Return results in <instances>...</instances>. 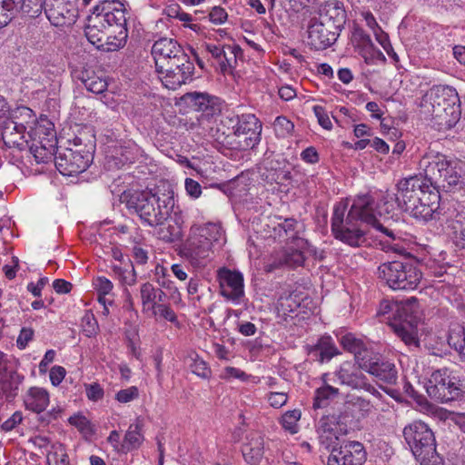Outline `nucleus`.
<instances>
[{
  "label": "nucleus",
  "instance_id": "1",
  "mask_svg": "<svg viewBox=\"0 0 465 465\" xmlns=\"http://www.w3.org/2000/svg\"><path fill=\"white\" fill-rule=\"evenodd\" d=\"M84 35L98 50L116 51L124 46L128 36L125 8L115 0H103L86 18Z\"/></svg>",
  "mask_w": 465,
  "mask_h": 465
},
{
  "label": "nucleus",
  "instance_id": "2",
  "mask_svg": "<svg viewBox=\"0 0 465 465\" xmlns=\"http://www.w3.org/2000/svg\"><path fill=\"white\" fill-rule=\"evenodd\" d=\"M397 191L402 201V211L414 219L423 223L442 220L440 192L425 179L417 176L402 179L397 183Z\"/></svg>",
  "mask_w": 465,
  "mask_h": 465
},
{
  "label": "nucleus",
  "instance_id": "3",
  "mask_svg": "<svg viewBox=\"0 0 465 465\" xmlns=\"http://www.w3.org/2000/svg\"><path fill=\"white\" fill-rule=\"evenodd\" d=\"M122 202L125 203L131 214H136L143 225L150 227H157L167 221L175 207L174 193L172 189L164 192L157 190L155 193H124Z\"/></svg>",
  "mask_w": 465,
  "mask_h": 465
},
{
  "label": "nucleus",
  "instance_id": "4",
  "mask_svg": "<svg viewBox=\"0 0 465 465\" xmlns=\"http://www.w3.org/2000/svg\"><path fill=\"white\" fill-rule=\"evenodd\" d=\"M370 204L368 197H356L346 218H344L347 204L342 202L337 203L333 208L331 217V232L335 239L351 247L363 245L367 241L366 233L361 229L358 223L359 221L366 223H374L373 215L363 211Z\"/></svg>",
  "mask_w": 465,
  "mask_h": 465
},
{
  "label": "nucleus",
  "instance_id": "5",
  "mask_svg": "<svg viewBox=\"0 0 465 465\" xmlns=\"http://www.w3.org/2000/svg\"><path fill=\"white\" fill-rule=\"evenodd\" d=\"M419 164L425 180L438 192L463 189L465 182L462 178V163L458 159L430 151L422 156Z\"/></svg>",
  "mask_w": 465,
  "mask_h": 465
},
{
  "label": "nucleus",
  "instance_id": "6",
  "mask_svg": "<svg viewBox=\"0 0 465 465\" xmlns=\"http://www.w3.org/2000/svg\"><path fill=\"white\" fill-rule=\"evenodd\" d=\"M420 113L439 128L450 129L460 116L458 93L447 85H435L426 92L420 103Z\"/></svg>",
  "mask_w": 465,
  "mask_h": 465
},
{
  "label": "nucleus",
  "instance_id": "7",
  "mask_svg": "<svg viewBox=\"0 0 465 465\" xmlns=\"http://www.w3.org/2000/svg\"><path fill=\"white\" fill-rule=\"evenodd\" d=\"M95 135L92 129L85 128L73 139V147L56 148L54 164L56 169L67 176L84 172L94 159Z\"/></svg>",
  "mask_w": 465,
  "mask_h": 465
},
{
  "label": "nucleus",
  "instance_id": "8",
  "mask_svg": "<svg viewBox=\"0 0 465 465\" xmlns=\"http://www.w3.org/2000/svg\"><path fill=\"white\" fill-rule=\"evenodd\" d=\"M345 24V10L338 3L325 5L319 15L308 25V45L315 50H325L333 45Z\"/></svg>",
  "mask_w": 465,
  "mask_h": 465
},
{
  "label": "nucleus",
  "instance_id": "9",
  "mask_svg": "<svg viewBox=\"0 0 465 465\" xmlns=\"http://www.w3.org/2000/svg\"><path fill=\"white\" fill-rule=\"evenodd\" d=\"M404 439L420 465H443L436 450L433 431L423 421L415 420L403 429Z\"/></svg>",
  "mask_w": 465,
  "mask_h": 465
},
{
  "label": "nucleus",
  "instance_id": "10",
  "mask_svg": "<svg viewBox=\"0 0 465 465\" xmlns=\"http://www.w3.org/2000/svg\"><path fill=\"white\" fill-rule=\"evenodd\" d=\"M378 276L392 290H414L421 279V272L416 262L402 257L381 263L378 267Z\"/></svg>",
  "mask_w": 465,
  "mask_h": 465
},
{
  "label": "nucleus",
  "instance_id": "11",
  "mask_svg": "<svg viewBox=\"0 0 465 465\" xmlns=\"http://www.w3.org/2000/svg\"><path fill=\"white\" fill-rule=\"evenodd\" d=\"M219 237L220 229L214 223L193 225L181 250L182 255L193 264L199 265L210 256L213 242L218 241Z\"/></svg>",
  "mask_w": 465,
  "mask_h": 465
},
{
  "label": "nucleus",
  "instance_id": "12",
  "mask_svg": "<svg viewBox=\"0 0 465 465\" xmlns=\"http://www.w3.org/2000/svg\"><path fill=\"white\" fill-rule=\"evenodd\" d=\"M426 391L430 399L448 403L456 401L465 392V381L456 376L453 371L441 368L431 373Z\"/></svg>",
  "mask_w": 465,
  "mask_h": 465
},
{
  "label": "nucleus",
  "instance_id": "13",
  "mask_svg": "<svg viewBox=\"0 0 465 465\" xmlns=\"http://www.w3.org/2000/svg\"><path fill=\"white\" fill-rule=\"evenodd\" d=\"M354 418L353 408L347 402L338 413L322 416L317 425L320 442L329 448L333 440H339V435L348 434Z\"/></svg>",
  "mask_w": 465,
  "mask_h": 465
},
{
  "label": "nucleus",
  "instance_id": "14",
  "mask_svg": "<svg viewBox=\"0 0 465 465\" xmlns=\"http://www.w3.org/2000/svg\"><path fill=\"white\" fill-rule=\"evenodd\" d=\"M416 299L408 300L404 304L396 305L393 321L391 327L395 334L409 346H419V339L417 334L418 318L413 312V304Z\"/></svg>",
  "mask_w": 465,
  "mask_h": 465
},
{
  "label": "nucleus",
  "instance_id": "15",
  "mask_svg": "<svg viewBox=\"0 0 465 465\" xmlns=\"http://www.w3.org/2000/svg\"><path fill=\"white\" fill-rule=\"evenodd\" d=\"M194 73V64L189 56L183 51L176 58L163 69L160 79L163 84L171 90H176L182 84H185L193 80Z\"/></svg>",
  "mask_w": 465,
  "mask_h": 465
},
{
  "label": "nucleus",
  "instance_id": "16",
  "mask_svg": "<svg viewBox=\"0 0 465 465\" xmlns=\"http://www.w3.org/2000/svg\"><path fill=\"white\" fill-rule=\"evenodd\" d=\"M338 440L328 448L331 453L328 457L327 465H362L367 460V451L363 444L356 440Z\"/></svg>",
  "mask_w": 465,
  "mask_h": 465
},
{
  "label": "nucleus",
  "instance_id": "17",
  "mask_svg": "<svg viewBox=\"0 0 465 465\" xmlns=\"http://www.w3.org/2000/svg\"><path fill=\"white\" fill-rule=\"evenodd\" d=\"M29 134L27 148L37 163H46L53 161L56 151V137L51 131L43 127L33 130Z\"/></svg>",
  "mask_w": 465,
  "mask_h": 465
},
{
  "label": "nucleus",
  "instance_id": "18",
  "mask_svg": "<svg viewBox=\"0 0 465 465\" xmlns=\"http://www.w3.org/2000/svg\"><path fill=\"white\" fill-rule=\"evenodd\" d=\"M356 197H368L370 200V205L363 209L365 213H370L374 218L381 217L384 222L399 223L401 220V214L398 212L399 209L402 210L401 200L400 199V192L395 193H386L383 194L378 202H375L374 198L369 194H361Z\"/></svg>",
  "mask_w": 465,
  "mask_h": 465
},
{
  "label": "nucleus",
  "instance_id": "19",
  "mask_svg": "<svg viewBox=\"0 0 465 465\" xmlns=\"http://www.w3.org/2000/svg\"><path fill=\"white\" fill-rule=\"evenodd\" d=\"M44 10L49 22L56 27L70 26L78 16V8L74 0H45Z\"/></svg>",
  "mask_w": 465,
  "mask_h": 465
},
{
  "label": "nucleus",
  "instance_id": "20",
  "mask_svg": "<svg viewBox=\"0 0 465 465\" xmlns=\"http://www.w3.org/2000/svg\"><path fill=\"white\" fill-rule=\"evenodd\" d=\"M362 371L364 370L359 363L344 361L334 372V376L341 385H346L352 390H363L372 395L379 394L378 391L368 381Z\"/></svg>",
  "mask_w": 465,
  "mask_h": 465
},
{
  "label": "nucleus",
  "instance_id": "21",
  "mask_svg": "<svg viewBox=\"0 0 465 465\" xmlns=\"http://www.w3.org/2000/svg\"><path fill=\"white\" fill-rule=\"evenodd\" d=\"M217 281L219 282L220 294L234 304H239L241 299L244 296L242 274L238 271L222 267L217 271Z\"/></svg>",
  "mask_w": 465,
  "mask_h": 465
},
{
  "label": "nucleus",
  "instance_id": "22",
  "mask_svg": "<svg viewBox=\"0 0 465 465\" xmlns=\"http://www.w3.org/2000/svg\"><path fill=\"white\" fill-rule=\"evenodd\" d=\"M181 100L190 108L202 113V117L210 118L221 113L220 99L206 92H189Z\"/></svg>",
  "mask_w": 465,
  "mask_h": 465
},
{
  "label": "nucleus",
  "instance_id": "23",
  "mask_svg": "<svg viewBox=\"0 0 465 465\" xmlns=\"http://www.w3.org/2000/svg\"><path fill=\"white\" fill-rule=\"evenodd\" d=\"M361 368L371 375L387 384H395L398 380V371L393 362L385 360L372 352L362 362Z\"/></svg>",
  "mask_w": 465,
  "mask_h": 465
},
{
  "label": "nucleus",
  "instance_id": "24",
  "mask_svg": "<svg viewBox=\"0 0 465 465\" xmlns=\"http://www.w3.org/2000/svg\"><path fill=\"white\" fill-rule=\"evenodd\" d=\"M183 51V47L173 38L161 37L155 41L151 53L154 60L156 72L161 73Z\"/></svg>",
  "mask_w": 465,
  "mask_h": 465
},
{
  "label": "nucleus",
  "instance_id": "25",
  "mask_svg": "<svg viewBox=\"0 0 465 465\" xmlns=\"http://www.w3.org/2000/svg\"><path fill=\"white\" fill-rule=\"evenodd\" d=\"M17 114L3 120L0 124V132L4 143L9 148L25 150L29 145L28 140L25 139V127L23 124L16 123L14 119Z\"/></svg>",
  "mask_w": 465,
  "mask_h": 465
},
{
  "label": "nucleus",
  "instance_id": "26",
  "mask_svg": "<svg viewBox=\"0 0 465 465\" xmlns=\"http://www.w3.org/2000/svg\"><path fill=\"white\" fill-rule=\"evenodd\" d=\"M274 230L279 237H283L285 241L293 243L297 248L304 249L308 245V242L303 238V223L293 218L284 219Z\"/></svg>",
  "mask_w": 465,
  "mask_h": 465
},
{
  "label": "nucleus",
  "instance_id": "27",
  "mask_svg": "<svg viewBox=\"0 0 465 465\" xmlns=\"http://www.w3.org/2000/svg\"><path fill=\"white\" fill-rule=\"evenodd\" d=\"M244 460L250 465H259L264 453L263 436L258 431L250 432L242 446Z\"/></svg>",
  "mask_w": 465,
  "mask_h": 465
},
{
  "label": "nucleus",
  "instance_id": "28",
  "mask_svg": "<svg viewBox=\"0 0 465 465\" xmlns=\"http://www.w3.org/2000/svg\"><path fill=\"white\" fill-rule=\"evenodd\" d=\"M24 378L15 370L0 363V389L7 399H14L18 394Z\"/></svg>",
  "mask_w": 465,
  "mask_h": 465
},
{
  "label": "nucleus",
  "instance_id": "29",
  "mask_svg": "<svg viewBox=\"0 0 465 465\" xmlns=\"http://www.w3.org/2000/svg\"><path fill=\"white\" fill-rule=\"evenodd\" d=\"M307 351L312 359L320 363L329 361L340 353L330 336H322L314 345L308 346Z\"/></svg>",
  "mask_w": 465,
  "mask_h": 465
},
{
  "label": "nucleus",
  "instance_id": "30",
  "mask_svg": "<svg viewBox=\"0 0 465 465\" xmlns=\"http://www.w3.org/2000/svg\"><path fill=\"white\" fill-rule=\"evenodd\" d=\"M174 213V218L163 222L162 224H158L157 231L158 238L165 242H174L180 241L183 237V221L176 211Z\"/></svg>",
  "mask_w": 465,
  "mask_h": 465
},
{
  "label": "nucleus",
  "instance_id": "31",
  "mask_svg": "<svg viewBox=\"0 0 465 465\" xmlns=\"http://www.w3.org/2000/svg\"><path fill=\"white\" fill-rule=\"evenodd\" d=\"M341 344L343 349L353 353L355 361L361 367L362 362L371 355L361 340L357 339L351 333H348L341 337Z\"/></svg>",
  "mask_w": 465,
  "mask_h": 465
},
{
  "label": "nucleus",
  "instance_id": "32",
  "mask_svg": "<svg viewBox=\"0 0 465 465\" xmlns=\"http://www.w3.org/2000/svg\"><path fill=\"white\" fill-rule=\"evenodd\" d=\"M48 403L49 394L42 388H30L25 398V408L36 413L44 411Z\"/></svg>",
  "mask_w": 465,
  "mask_h": 465
},
{
  "label": "nucleus",
  "instance_id": "33",
  "mask_svg": "<svg viewBox=\"0 0 465 465\" xmlns=\"http://www.w3.org/2000/svg\"><path fill=\"white\" fill-rule=\"evenodd\" d=\"M261 123L258 118L252 114H242L238 117V122L234 126L232 134L226 137L227 141H234L236 138H242V134H248V132L252 129H259Z\"/></svg>",
  "mask_w": 465,
  "mask_h": 465
},
{
  "label": "nucleus",
  "instance_id": "34",
  "mask_svg": "<svg viewBox=\"0 0 465 465\" xmlns=\"http://www.w3.org/2000/svg\"><path fill=\"white\" fill-rule=\"evenodd\" d=\"M448 344L459 355L461 361H465V328L460 324H453L448 335Z\"/></svg>",
  "mask_w": 465,
  "mask_h": 465
},
{
  "label": "nucleus",
  "instance_id": "35",
  "mask_svg": "<svg viewBox=\"0 0 465 465\" xmlns=\"http://www.w3.org/2000/svg\"><path fill=\"white\" fill-rule=\"evenodd\" d=\"M447 222L452 233L453 243L457 248L465 250V215L459 213Z\"/></svg>",
  "mask_w": 465,
  "mask_h": 465
},
{
  "label": "nucleus",
  "instance_id": "36",
  "mask_svg": "<svg viewBox=\"0 0 465 465\" xmlns=\"http://www.w3.org/2000/svg\"><path fill=\"white\" fill-rule=\"evenodd\" d=\"M340 391L338 388L325 384L315 391L312 407L314 410L325 408L330 401L338 397Z\"/></svg>",
  "mask_w": 465,
  "mask_h": 465
},
{
  "label": "nucleus",
  "instance_id": "37",
  "mask_svg": "<svg viewBox=\"0 0 465 465\" xmlns=\"http://www.w3.org/2000/svg\"><path fill=\"white\" fill-rule=\"evenodd\" d=\"M14 2V15L19 11L23 15L35 18L37 17L44 9V2L41 0H10Z\"/></svg>",
  "mask_w": 465,
  "mask_h": 465
},
{
  "label": "nucleus",
  "instance_id": "38",
  "mask_svg": "<svg viewBox=\"0 0 465 465\" xmlns=\"http://www.w3.org/2000/svg\"><path fill=\"white\" fill-rule=\"evenodd\" d=\"M262 126L259 129H252L248 132V134H242V138H237L234 141H226V143L231 149L234 150H247L253 148L261 139Z\"/></svg>",
  "mask_w": 465,
  "mask_h": 465
},
{
  "label": "nucleus",
  "instance_id": "39",
  "mask_svg": "<svg viewBox=\"0 0 465 465\" xmlns=\"http://www.w3.org/2000/svg\"><path fill=\"white\" fill-rule=\"evenodd\" d=\"M141 429L142 424L138 420L135 423L130 424L122 444L124 450L129 451L140 446L143 439L141 434Z\"/></svg>",
  "mask_w": 465,
  "mask_h": 465
},
{
  "label": "nucleus",
  "instance_id": "40",
  "mask_svg": "<svg viewBox=\"0 0 465 465\" xmlns=\"http://www.w3.org/2000/svg\"><path fill=\"white\" fill-rule=\"evenodd\" d=\"M140 292L143 311H151L154 304H158L156 301L157 290L152 283L145 282L142 284Z\"/></svg>",
  "mask_w": 465,
  "mask_h": 465
},
{
  "label": "nucleus",
  "instance_id": "41",
  "mask_svg": "<svg viewBox=\"0 0 465 465\" xmlns=\"http://www.w3.org/2000/svg\"><path fill=\"white\" fill-rule=\"evenodd\" d=\"M301 418V411L299 410L288 411L285 412L281 420L282 428L292 434L298 431V421Z\"/></svg>",
  "mask_w": 465,
  "mask_h": 465
},
{
  "label": "nucleus",
  "instance_id": "42",
  "mask_svg": "<svg viewBox=\"0 0 465 465\" xmlns=\"http://www.w3.org/2000/svg\"><path fill=\"white\" fill-rule=\"evenodd\" d=\"M18 113H20L21 114H25V115L30 116L32 110L25 106L18 107L15 110H12L7 100L0 94V119L10 118L15 114H17Z\"/></svg>",
  "mask_w": 465,
  "mask_h": 465
},
{
  "label": "nucleus",
  "instance_id": "43",
  "mask_svg": "<svg viewBox=\"0 0 465 465\" xmlns=\"http://www.w3.org/2000/svg\"><path fill=\"white\" fill-rule=\"evenodd\" d=\"M152 315L154 317L159 316L162 319H164L170 322H177V316L173 310L165 303H158L153 306L151 310Z\"/></svg>",
  "mask_w": 465,
  "mask_h": 465
},
{
  "label": "nucleus",
  "instance_id": "44",
  "mask_svg": "<svg viewBox=\"0 0 465 465\" xmlns=\"http://www.w3.org/2000/svg\"><path fill=\"white\" fill-rule=\"evenodd\" d=\"M300 248L286 250L282 255V262L290 267L301 266L304 262V255Z\"/></svg>",
  "mask_w": 465,
  "mask_h": 465
},
{
  "label": "nucleus",
  "instance_id": "45",
  "mask_svg": "<svg viewBox=\"0 0 465 465\" xmlns=\"http://www.w3.org/2000/svg\"><path fill=\"white\" fill-rule=\"evenodd\" d=\"M360 54L368 64H376L378 62L384 63L386 61L385 55L374 45V44L370 46V49L365 48L363 51H360Z\"/></svg>",
  "mask_w": 465,
  "mask_h": 465
},
{
  "label": "nucleus",
  "instance_id": "46",
  "mask_svg": "<svg viewBox=\"0 0 465 465\" xmlns=\"http://www.w3.org/2000/svg\"><path fill=\"white\" fill-rule=\"evenodd\" d=\"M206 50L219 62L223 71L230 66V59L227 57L223 47L215 45H206Z\"/></svg>",
  "mask_w": 465,
  "mask_h": 465
},
{
  "label": "nucleus",
  "instance_id": "47",
  "mask_svg": "<svg viewBox=\"0 0 465 465\" xmlns=\"http://www.w3.org/2000/svg\"><path fill=\"white\" fill-rule=\"evenodd\" d=\"M346 402L348 404H351V408H353V412L355 411H358L361 413V417H366L367 415H369L372 409L371 401L361 397H353Z\"/></svg>",
  "mask_w": 465,
  "mask_h": 465
},
{
  "label": "nucleus",
  "instance_id": "48",
  "mask_svg": "<svg viewBox=\"0 0 465 465\" xmlns=\"http://www.w3.org/2000/svg\"><path fill=\"white\" fill-rule=\"evenodd\" d=\"M190 368L193 373L203 379H209L212 373L211 369L207 366V363L198 356L193 359V362L190 364Z\"/></svg>",
  "mask_w": 465,
  "mask_h": 465
},
{
  "label": "nucleus",
  "instance_id": "49",
  "mask_svg": "<svg viewBox=\"0 0 465 465\" xmlns=\"http://www.w3.org/2000/svg\"><path fill=\"white\" fill-rule=\"evenodd\" d=\"M14 17V2L4 0L0 5V28L8 25Z\"/></svg>",
  "mask_w": 465,
  "mask_h": 465
},
{
  "label": "nucleus",
  "instance_id": "50",
  "mask_svg": "<svg viewBox=\"0 0 465 465\" xmlns=\"http://www.w3.org/2000/svg\"><path fill=\"white\" fill-rule=\"evenodd\" d=\"M156 282L159 284V286L169 291L170 299H172L174 302H178L181 301V294L178 291V288L168 277H158L156 279Z\"/></svg>",
  "mask_w": 465,
  "mask_h": 465
},
{
  "label": "nucleus",
  "instance_id": "51",
  "mask_svg": "<svg viewBox=\"0 0 465 465\" xmlns=\"http://www.w3.org/2000/svg\"><path fill=\"white\" fill-rule=\"evenodd\" d=\"M353 41L356 43V47L360 51H363L365 48L370 49V46L373 45L370 35L366 34L361 29H356L353 33Z\"/></svg>",
  "mask_w": 465,
  "mask_h": 465
},
{
  "label": "nucleus",
  "instance_id": "52",
  "mask_svg": "<svg viewBox=\"0 0 465 465\" xmlns=\"http://www.w3.org/2000/svg\"><path fill=\"white\" fill-rule=\"evenodd\" d=\"M84 83L86 89L94 94H102L107 89L106 81L99 77H89Z\"/></svg>",
  "mask_w": 465,
  "mask_h": 465
},
{
  "label": "nucleus",
  "instance_id": "53",
  "mask_svg": "<svg viewBox=\"0 0 465 465\" xmlns=\"http://www.w3.org/2000/svg\"><path fill=\"white\" fill-rule=\"evenodd\" d=\"M220 377L223 380H231V379L234 378V379H239L241 381H246L248 378V375L244 371H241L240 369L228 366L223 369Z\"/></svg>",
  "mask_w": 465,
  "mask_h": 465
},
{
  "label": "nucleus",
  "instance_id": "54",
  "mask_svg": "<svg viewBox=\"0 0 465 465\" xmlns=\"http://www.w3.org/2000/svg\"><path fill=\"white\" fill-rule=\"evenodd\" d=\"M138 397V389L134 386L121 390L116 393V400L122 403H127Z\"/></svg>",
  "mask_w": 465,
  "mask_h": 465
},
{
  "label": "nucleus",
  "instance_id": "55",
  "mask_svg": "<svg viewBox=\"0 0 465 465\" xmlns=\"http://www.w3.org/2000/svg\"><path fill=\"white\" fill-rule=\"evenodd\" d=\"M68 421L71 425L76 427L81 431H89L91 430L90 421L86 417L81 414L71 416L68 419Z\"/></svg>",
  "mask_w": 465,
  "mask_h": 465
},
{
  "label": "nucleus",
  "instance_id": "56",
  "mask_svg": "<svg viewBox=\"0 0 465 465\" xmlns=\"http://www.w3.org/2000/svg\"><path fill=\"white\" fill-rule=\"evenodd\" d=\"M313 112L315 116L318 119V122L322 127L324 129L330 130L332 127L331 122L326 114L324 108L321 105L313 106Z\"/></svg>",
  "mask_w": 465,
  "mask_h": 465
},
{
  "label": "nucleus",
  "instance_id": "57",
  "mask_svg": "<svg viewBox=\"0 0 465 465\" xmlns=\"http://www.w3.org/2000/svg\"><path fill=\"white\" fill-rule=\"evenodd\" d=\"M208 16L212 23L215 25H222L226 21L228 15L223 7L214 6L210 11Z\"/></svg>",
  "mask_w": 465,
  "mask_h": 465
},
{
  "label": "nucleus",
  "instance_id": "58",
  "mask_svg": "<svg viewBox=\"0 0 465 465\" xmlns=\"http://www.w3.org/2000/svg\"><path fill=\"white\" fill-rule=\"evenodd\" d=\"M376 40L380 43V45L383 47V49L387 52L389 55H392L393 57H396V54L393 53L392 47L391 45V43L389 41L387 34H385L380 27H378V30H375L374 32Z\"/></svg>",
  "mask_w": 465,
  "mask_h": 465
},
{
  "label": "nucleus",
  "instance_id": "59",
  "mask_svg": "<svg viewBox=\"0 0 465 465\" xmlns=\"http://www.w3.org/2000/svg\"><path fill=\"white\" fill-rule=\"evenodd\" d=\"M86 396L90 401H97L104 397V389L98 383L86 384Z\"/></svg>",
  "mask_w": 465,
  "mask_h": 465
},
{
  "label": "nucleus",
  "instance_id": "60",
  "mask_svg": "<svg viewBox=\"0 0 465 465\" xmlns=\"http://www.w3.org/2000/svg\"><path fill=\"white\" fill-rule=\"evenodd\" d=\"M83 321L84 322V331L86 336L91 337L95 335L98 331V324L94 317L93 315H86L84 317Z\"/></svg>",
  "mask_w": 465,
  "mask_h": 465
},
{
  "label": "nucleus",
  "instance_id": "61",
  "mask_svg": "<svg viewBox=\"0 0 465 465\" xmlns=\"http://www.w3.org/2000/svg\"><path fill=\"white\" fill-rule=\"evenodd\" d=\"M66 374V371L62 366H54L50 370V381L54 386H58L62 381L64 380V376Z\"/></svg>",
  "mask_w": 465,
  "mask_h": 465
},
{
  "label": "nucleus",
  "instance_id": "62",
  "mask_svg": "<svg viewBox=\"0 0 465 465\" xmlns=\"http://www.w3.org/2000/svg\"><path fill=\"white\" fill-rule=\"evenodd\" d=\"M287 394L284 392H271L268 396L270 405L273 408H281L287 402Z\"/></svg>",
  "mask_w": 465,
  "mask_h": 465
},
{
  "label": "nucleus",
  "instance_id": "63",
  "mask_svg": "<svg viewBox=\"0 0 465 465\" xmlns=\"http://www.w3.org/2000/svg\"><path fill=\"white\" fill-rule=\"evenodd\" d=\"M34 331L30 328H23L17 338L16 343L19 349H25L28 342L33 339Z\"/></svg>",
  "mask_w": 465,
  "mask_h": 465
},
{
  "label": "nucleus",
  "instance_id": "64",
  "mask_svg": "<svg viewBox=\"0 0 465 465\" xmlns=\"http://www.w3.org/2000/svg\"><path fill=\"white\" fill-rule=\"evenodd\" d=\"M185 190L193 198H198L202 193L200 183L192 178L185 179Z\"/></svg>",
  "mask_w": 465,
  "mask_h": 465
}]
</instances>
